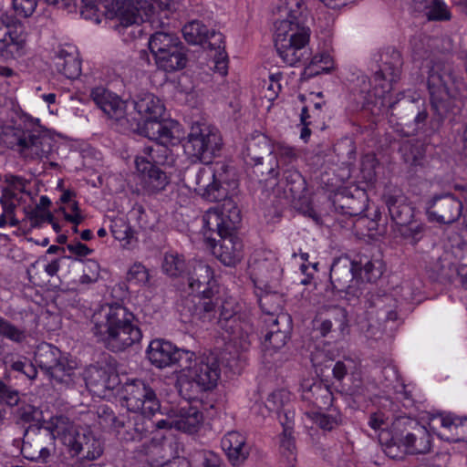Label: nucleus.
Returning <instances> with one entry per match:
<instances>
[{
  "instance_id": "obj_1",
  "label": "nucleus",
  "mask_w": 467,
  "mask_h": 467,
  "mask_svg": "<svg viewBox=\"0 0 467 467\" xmlns=\"http://www.w3.org/2000/svg\"><path fill=\"white\" fill-rule=\"evenodd\" d=\"M241 220V211L233 201L208 210L202 217L203 236L213 255L226 266L235 265L243 256V244L234 234Z\"/></svg>"
},
{
  "instance_id": "obj_2",
  "label": "nucleus",
  "mask_w": 467,
  "mask_h": 467,
  "mask_svg": "<svg viewBox=\"0 0 467 467\" xmlns=\"http://www.w3.org/2000/svg\"><path fill=\"white\" fill-rule=\"evenodd\" d=\"M184 307L193 320L202 324H216L234 346L246 349L249 335L244 331L238 316L239 305L230 296L203 295L187 298Z\"/></svg>"
},
{
  "instance_id": "obj_3",
  "label": "nucleus",
  "mask_w": 467,
  "mask_h": 467,
  "mask_svg": "<svg viewBox=\"0 0 467 467\" xmlns=\"http://www.w3.org/2000/svg\"><path fill=\"white\" fill-rule=\"evenodd\" d=\"M91 323L94 337L112 352H123L142 338L134 314L120 304L101 306L94 312Z\"/></svg>"
},
{
  "instance_id": "obj_4",
  "label": "nucleus",
  "mask_w": 467,
  "mask_h": 467,
  "mask_svg": "<svg viewBox=\"0 0 467 467\" xmlns=\"http://www.w3.org/2000/svg\"><path fill=\"white\" fill-rule=\"evenodd\" d=\"M302 5V0H286L279 11L288 18L275 22V47L281 59L289 66L306 64L311 55L308 48L310 28L295 21L297 11L294 6L299 9Z\"/></svg>"
},
{
  "instance_id": "obj_5",
  "label": "nucleus",
  "mask_w": 467,
  "mask_h": 467,
  "mask_svg": "<svg viewBox=\"0 0 467 467\" xmlns=\"http://www.w3.org/2000/svg\"><path fill=\"white\" fill-rule=\"evenodd\" d=\"M432 441L430 431L420 421L400 416L390 425V438L386 441L385 453L392 459H402L403 454H426L431 451Z\"/></svg>"
},
{
  "instance_id": "obj_6",
  "label": "nucleus",
  "mask_w": 467,
  "mask_h": 467,
  "mask_svg": "<svg viewBox=\"0 0 467 467\" xmlns=\"http://www.w3.org/2000/svg\"><path fill=\"white\" fill-rule=\"evenodd\" d=\"M427 86L433 114L438 117H455L461 114V101L455 99L456 74L451 63L441 59L431 61Z\"/></svg>"
},
{
  "instance_id": "obj_7",
  "label": "nucleus",
  "mask_w": 467,
  "mask_h": 467,
  "mask_svg": "<svg viewBox=\"0 0 467 467\" xmlns=\"http://www.w3.org/2000/svg\"><path fill=\"white\" fill-rule=\"evenodd\" d=\"M221 375L220 361L216 355L209 354L197 359L191 358L182 364L178 388L185 399L192 400L217 386Z\"/></svg>"
},
{
  "instance_id": "obj_8",
  "label": "nucleus",
  "mask_w": 467,
  "mask_h": 467,
  "mask_svg": "<svg viewBox=\"0 0 467 467\" xmlns=\"http://www.w3.org/2000/svg\"><path fill=\"white\" fill-rule=\"evenodd\" d=\"M48 428L72 457L94 461L103 453L101 441L91 431H80L67 416L52 417Z\"/></svg>"
},
{
  "instance_id": "obj_9",
  "label": "nucleus",
  "mask_w": 467,
  "mask_h": 467,
  "mask_svg": "<svg viewBox=\"0 0 467 467\" xmlns=\"http://www.w3.org/2000/svg\"><path fill=\"white\" fill-rule=\"evenodd\" d=\"M80 1V13L85 19H95L99 22L98 18V0H79ZM123 6L118 9L119 24L116 28L120 31L121 29L128 28L134 25L140 26L145 18H149L154 12V0H124Z\"/></svg>"
},
{
  "instance_id": "obj_10",
  "label": "nucleus",
  "mask_w": 467,
  "mask_h": 467,
  "mask_svg": "<svg viewBox=\"0 0 467 467\" xmlns=\"http://www.w3.org/2000/svg\"><path fill=\"white\" fill-rule=\"evenodd\" d=\"M329 279L333 290L349 302L358 301L364 294L365 287L361 286L358 279L355 258L348 254L340 255L333 261Z\"/></svg>"
},
{
  "instance_id": "obj_11",
  "label": "nucleus",
  "mask_w": 467,
  "mask_h": 467,
  "mask_svg": "<svg viewBox=\"0 0 467 467\" xmlns=\"http://www.w3.org/2000/svg\"><path fill=\"white\" fill-rule=\"evenodd\" d=\"M223 140L217 128L196 121L191 126L185 150L202 162L209 163L221 150Z\"/></svg>"
},
{
  "instance_id": "obj_12",
  "label": "nucleus",
  "mask_w": 467,
  "mask_h": 467,
  "mask_svg": "<svg viewBox=\"0 0 467 467\" xmlns=\"http://www.w3.org/2000/svg\"><path fill=\"white\" fill-rule=\"evenodd\" d=\"M377 57L379 68L373 76L374 96L383 98L392 90L393 84L400 78L403 62L400 53L390 47L383 48Z\"/></svg>"
},
{
  "instance_id": "obj_13",
  "label": "nucleus",
  "mask_w": 467,
  "mask_h": 467,
  "mask_svg": "<svg viewBox=\"0 0 467 467\" xmlns=\"http://www.w3.org/2000/svg\"><path fill=\"white\" fill-rule=\"evenodd\" d=\"M39 119H27L25 121V129L8 126L5 128V135L10 137L9 144L18 146L22 152L30 151V154L36 158H47L51 151L49 137L36 130H29L35 121Z\"/></svg>"
},
{
  "instance_id": "obj_14",
  "label": "nucleus",
  "mask_w": 467,
  "mask_h": 467,
  "mask_svg": "<svg viewBox=\"0 0 467 467\" xmlns=\"http://www.w3.org/2000/svg\"><path fill=\"white\" fill-rule=\"evenodd\" d=\"M36 365L58 383L70 384L75 376V368L70 365L61 351L51 344L39 346L35 353Z\"/></svg>"
},
{
  "instance_id": "obj_15",
  "label": "nucleus",
  "mask_w": 467,
  "mask_h": 467,
  "mask_svg": "<svg viewBox=\"0 0 467 467\" xmlns=\"http://www.w3.org/2000/svg\"><path fill=\"white\" fill-rule=\"evenodd\" d=\"M425 213L430 223L451 224L462 215V201L451 192L435 193L425 202Z\"/></svg>"
},
{
  "instance_id": "obj_16",
  "label": "nucleus",
  "mask_w": 467,
  "mask_h": 467,
  "mask_svg": "<svg viewBox=\"0 0 467 467\" xmlns=\"http://www.w3.org/2000/svg\"><path fill=\"white\" fill-rule=\"evenodd\" d=\"M125 400L129 410L146 417L161 410L160 400L152 388L141 379H134L125 386Z\"/></svg>"
},
{
  "instance_id": "obj_17",
  "label": "nucleus",
  "mask_w": 467,
  "mask_h": 467,
  "mask_svg": "<svg viewBox=\"0 0 467 467\" xmlns=\"http://www.w3.org/2000/svg\"><path fill=\"white\" fill-rule=\"evenodd\" d=\"M185 176L188 186L206 201H223V203L232 201L227 199V189L216 182L209 166L199 168L198 171L188 170Z\"/></svg>"
},
{
  "instance_id": "obj_18",
  "label": "nucleus",
  "mask_w": 467,
  "mask_h": 467,
  "mask_svg": "<svg viewBox=\"0 0 467 467\" xmlns=\"http://www.w3.org/2000/svg\"><path fill=\"white\" fill-rule=\"evenodd\" d=\"M147 358L150 362L159 368L177 364L182 368V364L194 357V353L179 349L171 343L163 339L151 340L147 351Z\"/></svg>"
},
{
  "instance_id": "obj_19",
  "label": "nucleus",
  "mask_w": 467,
  "mask_h": 467,
  "mask_svg": "<svg viewBox=\"0 0 467 467\" xmlns=\"http://www.w3.org/2000/svg\"><path fill=\"white\" fill-rule=\"evenodd\" d=\"M188 291L192 296L215 295L219 293L217 281L210 265L196 261L192 264L185 275Z\"/></svg>"
},
{
  "instance_id": "obj_20",
  "label": "nucleus",
  "mask_w": 467,
  "mask_h": 467,
  "mask_svg": "<svg viewBox=\"0 0 467 467\" xmlns=\"http://www.w3.org/2000/svg\"><path fill=\"white\" fill-rule=\"evenodd\" d=\"M383 202L396 225L409 224L414 217V207L400 189H389L383 194Z\"/></svg>"
},
{
  "instance_id": "obj_21",
  "label": "nucleus",
  "mask_w": 467,
  "mask_h": 467,
  "mask_svg": "<svg viewBox=\"0 0 467 467\" xmlns=\"http://www.w3.org/2000/svg\"><path fill=\"white\" fill-rule=\"evenodd\" d=\"M87 387L93 392H104L113 389L119 383L116 372L108 365L94 364L84 371Z\"/></svg>"
},
{
  "instance_id": "obj_22",
  "label": "nucleus",
  "mask_w": 467,
  "mask_h": 467,
  "mask_svg": "<svg viewBox=\"0 0 467 467\" xmlns=\"http://www.w3.org/2000/svg\"><path fill=\"white\" fill-rule=\"evenodd\" d=\"M135 165L140 176L141 184L148 193H158L165 190L170 180L164 171L143 161H135Z\"/></svg>"
},
{
  "instance_id": "obj_23",
  "label": "nucleus",
  "mask_w": 467,
  "mask_h": 467,
  "mask_svg": "<svg viewBox=\"0 0 467 467\" xmlns=\"http://www.w3.org/2000/svg\"><path fill=\"white\" fill-rule=\"evenodd\" d=\"M90 98L95 104L107 115H121L130 106V101L123 100L119 95L104 87L91 89Z\"/></svg>"
},
{
  "instance_id": "obj_24",
  "label": "nucleus",
  "mask_w": 467,
  "mask_h": 467,
  "mask_svg": "<svg viewBox=\"0 0 467 467\" xmlns=\"http://www.w3.org/2000/svg\"><path fill=\"white\" fill-rule=\"evenodd\" d=\"M221 446L234 466L241 465L249 455L250 449L246 444L245 437L238 431L227 432L222 438Z\"/></svg>"
},
{
  "instance_id": "obj_25",
  "label": "nucleus",
  "mask_w": 467,
  "mask_h": 467,
  "mask_svg": "<svg viewBox=\"0 0 467 467\" xmlns=\"http://www.w3.org/2000/svg\"><path fill=\"white\" fill-rule=\"evenodd\" d=\"M174 429L186 432H196L203 420L202 413L189 403L172 408Z\"/></svg>"
},
{
  "instance_id": "obj_26",
  "label": "nucleus",
  "mask_w": 467,
  "mask_h": 467,
  "mask_svg": "<svg viewBox=\"0 0 467 467\" xmlns=\"http://www.w3.org/2000/svg\"><path fill=\"white\" fill-rule=\"evenodd\" d=\"M302 399L322 409L331 404L333 394L330 388L322 381H306L302 384Z\"/></svg>"
},
{
  "instance_id": "obj_27",
  "label": "nucleus",
  "mask_w": 467,
  "mask_h": 467,
  "mask_svg": "<svg viewBox=\"0 0 467 467\" xmlns=\"http://www.w3.org/2000/svg\"><path fill=\"white\" fill-rule=\"evenodd\" d=\"M412 9L429 21H444L451 18V13L442 0H413Z\"/></svg>"
},
{
  "instance_id": "obj_28",
  "label": "nucleus",
  "mask_w": 467,
  "mask_h": 467,
  "mask_svg": "<svg viewBox=\"0 0 467 467\" xmlns=\"http://www.w3.org/2000/svg\"><path fill=\"white\" fill-rule=\"evenodd\" d=\"M441 425L446 431L441 436L451 442L467 443V418L449 414L441 418Z\"/></svg>"
},
{
  "instance_id": "obj_29",
  "label": "nucleus",
  "mask_w": 467,
  "mask_h": 467,
  "mask_svg": "<svg viewBox=\"0 0 467 467\" xmlns=\"http://www.w3.org/2000/svg\"><path fill=\"white\" fill-rule=\"evenodd\" d=\"M357 263V272L361 286L363 280L368 283H376L383 275L384 265L380 260L370 259L368 255L358 254L355 257Z\"/></svg>"
},
{
  "instance_id": "obj_30",
  "label": "nucleus",
  "mask_w": 467,
  "mask_h": 467,
  "mask_svg": "<svg viewBox=\"0 0 467 467\" xmlns=\"http://www.w3.org/2000/svg\"><path fill=\"white\" fill-rule=\"evenodd\" d=\"M188 49L182 42L174 48L155 59L157 67L166 72H173L184 68L188 62Z\"/></svg>"
},
{
  "instance_id": "obj_31",
  "label": "nucleus",
  "mask_w": 467,
  "mask_h": 467,
  "mask_svg": "<svg viewBox=\"0 0 467 467\" xmlns=\"http://www.w3.org/2000/svg\"><path fill=\"white\" fill-rule=\"evenodd\" d=\"M57 71L69 79H76L81 74V61L76 53L60 49L54 57Z\"/></svg>"
},
{
  "instance_id": "obj_32",
  "label": "nucleus",
  "mask_w": 467,
  "mask_h": 467,
  "mask_svg": "<svg viewBox=\"0 0 467 467\" xmlns=\"http://www.w3.org/2000/svg\"><path fill=\"white\" fill-rule=\"evenodd\" d=\"M429 143L418 139H412L402 142L400 152L403 161L410 166H422Z\"/></svg>"
},
{
  "instance_id": "obj_33",
  "label": "nucleus",
  "mask_w": 467,
  "mask_h": 467,
  "mask_svg": "<svg viewBox=\"0 0 467 467\" xmlns=\"http://www.w3.org/2000/svg\"><path fill=\"white\" fill-rule=\"evenodd\" d=\"M135 161H143L150 163L152 166H172L175 159L171 150L162 145L157 144L155 146H148L143 150V155L138 156Z\"/></svg>"
},
{
  "instance_id": "obj_34",
  "label": "nucleus",
  "mask_w": 467,
  "mask_h": 467,
  "mask_svg": "<svg viewBox=\"0 0 467 467\" xmlns=\"http://www.w3.org/2000/svg\"><path fill=\"white\" fill-rule=\"evenodd\" d=\"M130 105L140 115L147 117H162L166 109L161 99L151 93L144 94L138 100L130 101Z\"/></svg>"
},
{
  "instance_id": "obj_35",
  "label": "nucleus",
  "mask_w": 467,
  "mask_h": 467,
  "mask_svg": "<svg viewBox=\"0 0 467 467\" xmlns=\"http://www.w3.org/2000/svg\"><path fill=\"white\" fill-rule=\"evenodd\" d=\"M181 43L182 41L175 35L160 31L154 33L150 37L149 48L153 55L154 59H156L158 57H161L167 52L169 53L170 50Z\"/></svg>"
},
{
  "instance_id": "obj_36",
  "label": "nucleus",
  "mask_w": 467,
  "mask_h": 467,
  "mask_svg": "<svg viewBox=\"0 0 467 467\" xmlns=\"http://www.w3.org/2000/svg\"><path fill=\"white\" fill-rule=\"evenodd\" d=\"M262 144L263 136L259 131H254L245 140L242 154L247 165L254 167L262 163Z\"/></svg>"
},
{
  "instance_id": "obj_37",
  "label": "nucleus",
  "mask_w": 467,
  "mask_h": 467,
  "mask_svg": "<svg viewBox=\"0 0 467 467\" xmlns=\"http://www.w3.org/2000/svg\"><path fill=\"white\" fill-rule=\"evenodd\" d=\"M278 452L286 467H294L297 461V447L294 432H281Z\"/></svg>"
},
{
  "instance_id": "obj_38",
  "label": "nucleus",
  "mask_w": 467,
  "mask_h": 467,
  "mask_svg": "<svg viewBox=\"0 0 467 467\" xmlns=\"http://www.w3.org/2000/svg\"><path fill=\"white\" fill-rule=\"evenodd\" d=\"M207 26L198 20H193L182 27L184 39L193 45H203V40L207 39Z\"/></svg>"
},
{
  "instance_id": "obj_39",
  "label": "nucleus",
  "mask_w": 467,
  "mask_h": 467,
  "mask_svg": "<svg viewBox=\"0 0 467 467\" xmlns=\"http://www.w3.org/2000/svg\"><path fill=\"white\" fill-rule=\"evenodd\" d=\"M186 264L182 255L175 253H166L162 262L163 272L171 277L183 276Z\"/></svg>"
},
{
  "instance_id": "obj_40",
  "label": "nucleus",
  "mask_w": 467,
  "mask_h": 467,
  "mask_svg": "<svg viewBox=\"0 0 467 467\" xmlns=\"http://www.w3.org/2000/svg\"><path fill=\"white\" fill-rule=\"evenodd\" d=\"M457 265L447 258H440L432 266L435 279L440 283H454V273Z\"/></svg>"
},
{
  "instance_id": "obj_41",
  "label": "nucleus",
  "mask_w": 467,
  "mask_h": 467,
  "mask_svg": "<svg viewBox=\"0 0 467 467\" xmlns=\"http://www.w3.org/2000/svg\"><path fill=\"white\" fill-rule=\"evenodd\" d=\"M312 420L324 431H331L342 424L343 419L339 412H314Z\"/></svg>"
},
{
  "instance_id": "obj_42",
  "label": "nucleus",
  "mask_w": 467,
  "mask_h": 467,
  "mask_svg": "<svg viewBox=\"0 0 467 467\" xmlns=\"http://www.w3.org/2000/svg\"><path fill=\"white\" fill-rule=\"evenodd\" d=\"M137 121L136 131L150 140L160 139V129L161 119H132Z\"/></svg>"
},
{
  "instance_id": "obj_43",
  "label": "nucleus",
  "mask_w": 467,
  "mask_h": 467,
  "mask_svg": "<svg viewBox=\"0 0 467 467\" xmlns=\"http://www.w3.org/2000/svg\"><path fill=\"white\" fill-rule=\"evenodd\" d=\"M326 318L328 321H331V325L333 326L335 329V333L338 337H342L345 335V331L348 327V314L345 308L335 306L331 308Z\"/></svg>"
},
{
  "instance_id": "obj_44",
  "label": "nucleus",
  "mask_w": 467,
  "mask_h": 467,
  "mask_svg": "<svg viewBox=\"0 0 467 467\" xmlns=\"http://www.w3.org/2000/svg\"><path fill=\"white\" fill-rule=\"evenodd\" d=\"M309 64L306 67L310 77L322 73H328L332 67V61L329 55L322 53L309 57Z\"/></svg>"
},
{
  "instance_id": "obj_45",
  "label": "nucleus",
  "mask_w": 467,
  "mask_h": 467,
  "mask_svg": "<svg viewBox=\"0 0 467 467\" xmlns=\"http://www.w3.org/2000/svg\"><path fill=\"white\" fill-rule=\"evenodd\" d=\"M16 416L18 421L28 423L31 426L37 425L43 420L42 410L30 404H23L18 407L16 411Z\"/></svg>"
},
{
  "instance_id": "obj_46",
  "label": "nucleus",
  "mask_w": 467,
  "mask_h": 467,
  "mask_svg": "<svg viewBox=\"0 0 467 467\" xmlns=\"http://www.w3.org/2000/svg\"><path fill=\"white\" fill-rule=\"evenodd\" d=\"M399 119H389L390 125L395 129V131L401 136H412L417 130L424 124L426 119H400L401 122L398 121Z\"/></svg>"
},
{
  "instance_id": "obj_47",
  "label": "nucleus",
  "mask_w": 467,
  "mask_h": 467,
  "mask_svg": "<svg viewBox=\"0 0 467 467\" xmlns=\"http://www.w3.org/2000/svg\"><path fill=\"white\" fill-rule=\"evenodd\" d=\"M400 236L410 244L416 245L423 237L425 226L422 223H413L400 225L398 229Z\"/></svg>"
},
{
  "instance_id": "obj_48",
  "label": "nucleus",
  "mask_w": 467,
  "mask_h": 467,
  "mask_svg": "<svg viewBox=\"0 0 467 467\" xmlns=\"http://www.w3.org/2000/svg\"><path fill=\"white\" fill-rule=\"evenodd\" d=\"M0 336L15 343H22L26 338V332L0 317Z\"/></svg>"
},
{
  "instance_id": "obj_49",
  "label": "nucleus",
  "mask_w": 467,
  "mask_h": 467,
  "mask_svg": "<svg viewBox=\"0 0 467 467\" xmlns=\"http://www.w3.org/2000/svg\"><path fill=\"white\" fill-rule=\"evenodd\" d=\"M21 451L24 457L30 461L46 462L50 455L49 450L47 447L42 446L38 441H36L35 444L24 441Z\"/></svg>"
},
{
  "instance_id": "obj_50",
  "label": "nucleus",
  "mask_w": 467,
  "mask_h": 467,
  "mask_svg": "<svg viewBox=\"0 0 467 467\" xmlns=\"http://www.w3.org/2000/svg\"><path fill=\"white\" fill-rule=\"evenodd\" d=\"M290 393L285 389H278L271 393L267 398L265 407L269 411H281L284 408L290 407Z\"/></svg>"
},
{
  "instance_id": "obj_51",
  "label": "nucleus",
  "mask_w": 467,
  "mask_h": 467,
  "mask_svg": "<svg viewBox=\"0 0 467 467\" xmlns=\"http://www.w3.org/2000/svg\"><path fill=\"white\" fill-rule=\"evenodd\" d=\"M368 424L375 431H380L379 441L386 445V441L388 439H385L383 435L386 434L390 437V431H387L389 427V423L384 413L380 411L371 413L369 415Z\"/></svg>"
},
{
  "instance_id": "obj_52",
  "label": "nucleus",
  "mask_w": 467,
  "mask_h": 467,
  "mask_svg": "<svg viewBox=\"0 0 467 467\" xmlns=\"http://www.w3.org/2000/svg\"><path fill=\"white\" fill-rule=\"evenodd\" d=\"M288 339V325L284 324V330L282 332H275V334L265 335V350L273 349L276 351L286 344Z\"/></svg>"
},
{
  "instance_id": "obj_53",
  "label": "nucleus",
  "mask_w": 467,
  "mask_h": 467,
  "mask_svg": "<svg viewBox=\"0 0 467 467\" xmlns=\"http://www.w3.org/2000/svg\"><path fill=\"white\" fill-rule=\"evenodd\" d=\"M147 431L139 424H132L130 421L123 431H118L119 438L125 442L140 441L145 437Z\"/></svg>"
},
{
  "instance_id": "obj_54",
  "label": "nucleus",
  "mask_w": 467,
  "mask_h": 467,
  "mask_svg": "<svg viewBox=\"0 0 467 467\" xmlns=\"http://www.w3.org/2000/svg\"><path fill=\"white\" fill-rule=\"evenodd\" d=\"M208 166L212 170V173L216 182L221 183L223 186L224 183H228L232 177L234 176V171L233 167L223 161H217Z\"/></svg>"
},
{
  "instance_id": "obj_55",
  "label": "nucleus",
  "mask_w": 467,
  "mask_h": 467,
  "mask_svg": "<svg viewBox=\"0 0 467 467\" xmlns=\"http://www.w3.org/2000/svg\"><path fill=\"white\" fill-rule=\"evenodd\" d=\"M127 281L137 285H147L150 275L147 268L141 264H134L127 273Z\"/></svg>"
},
{
  "instance_id": "obj_56",
  "label": "nucleus",
  "mask_w": 467,
  "mask_h": 467,
  "mask_svg": "<svg viewBox=\"0 0 467 467\" xmlns=\"http://www.w3.org/2000/svg\"><path fill=\"white\" fill-rule=\"evenodd\" d=\"M272 152L278 161H282L285 164L291 163L296 159V149L284 143H276L274 145Z\"/></svg>"
},
{
  "instance_id": "obj_57",
  "label": "nucleus",
  "mask_w": 467,
  "mask_h": 467,
  "mask_svg": "<svg viewBox=\"0 0 467 467\" xmlns=\"http://www.w3.org/2000/svg\"><path fill=\"white\" fill-rule=\"evenodd\" d=\"M203 47L207 46L210 49L215 50V54L219 55V52L224 51V40L223 36L220 32L215 30H209L207 33V39L203 40Z\"/></svg>"
},
{
  "instance_id": "obj_58",
  "label": "nucleus",
  "mask_w": 467,
  "mask_h": 467,
  "mask_svg": "<svg viewBox=\"0 0 467 467\" xmlns=\"http://www.w3.org/2000/svg\"><path fill=\"white\" fill-rule=\"evenodd\" d=\"M276 417L283 427L282 432H294L295 410L291 407L284 408L276 413Z\"/></svg>"
},
{
  "instance_id": "obj_59",
  "label": "nucleus",
  "mask_w": 467,
  "mask_h": 467,
  "mask_svg": "<svg viewBox=\"0 0 467 467\" xmlns=\"http://www.w3.org/2000/svg\"><path fill=\"white\" fill-rule=\"evenodd\" d=\"M288 318L286 316H275L271 313L265 314V327L266 326V334L271 335L275 334V332H282L284 328L280 327V322H287Z\"/></svg>"
},
{
  "instance_id": "obj_60",
  "label": "nucleus",
  "mask_w": 467,
  "mask_h": 467,
  "mask_svg": "<svg viewBox=\"0 0 467 467\" xmlns=\"http://www.w3.org/2000/svg\"><path fill=\"white\" fill-rule=\"evenodd\" d=\"M38 0H13L16 13L24 17H29L35 12Z\"/></svg>"
},
{
  "instance_id": "obj_61",
  "label": "nucleus",
  "mask_w": 467,
  "mask_h": 467,
  "mask_svg": "<svg viewBox=\"0 0 467 467\" xmlns=\"http://www.w3.org/2000/svg\"><path fill=\"white\" fill-rule=\"evenodd\" d=\"M0 399L3 400L7 405L15 406L19 402V393L17 390L6 386L0 380Z\"/></svg>"
},
{
  "instance_id": "obj_62",
  "label": "nucleus",
  "mask_w": 467,
  "mask_h": 467,
  "mask_svg": "<svg viewBox=\"0 0 467 467\" xmlns=\"http://www.w3.org/2000/svg\"><path fill=\"white\" fill-rule=\"evenodd\" d=\"M111 234L119 241H129L131 237L130 227L123 221L114 223L111 226Z\"/></svg>"
},
{
  "instance_id": "obj_63",
  "label": "nucleus",
  "mask_w": 467,
  "mask_h": 467,
  "mask_svg": "<svg viewBox=\"0 0 467 467\" xmlns=\"http://www.w3.org/2000/svg\"><path fill=\"white\" fill-rule=\"evenodd\" d=\"M279 81L280 76L271 75L269 77L266 92H265V99H267L269 101H273L277 98L278 93L281 90V84Z\"/></svg>"
},
{
  "instance_id": "obj_64",
  "label": "nucleus",
  "mask_w": 467,
  "mask_h": 467,
  "mask_svg": "<svg viewBox=\"0 0 467 467\" xmlns=\"http://www.w3.org/2000/svg\"><path fill=\"white\" fill-rule=\"evenodd\" d=\"M265 261L270 262L269 271L271 272L272 276L275 278H279L283 273V269L275 253L272 251H266L265 249Z\"/></svg>"
}]
</instances>
